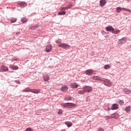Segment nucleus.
Listing matches in <instances>:
<instances>
[{"label": "nucleus", "mask_w": 131, "mask_h": 131, "mask_svg": "<svg viewBox=\"0 0 131 131\" xmlns=\"http://www.w3.org/2000/svg\"><path fill=\"white\" fill-rule=\"evenodd\" d=\"M14 81L16 82V83L20 84V81L19 80H15Z\"/></svg>", "instance_id": "58836bf2"}, {"label": "nucleus", "mask_w": 131, "mask_h": 131, "mask_svg": "<svg viewBox=\"0 0 131 131\" xmlns=\"http://www.w3.org/2000/svg\"><path fill=\"white\" fill-rule=\"evenodd\" d=\"M98 131H104V129L103 128H99Z\"/></svg>", "instance_id": "4c0bfd02"}, {"label": "nucleus", "mask_w": 131, "mask_h": 131, "mask_svg": "<svg viewBox=\"0 0 131 131\" xmlns=\"http://www.w3.org/2000/svg\"><path fill=\"white\" fill-rule=\"evenodd\" d=\"M84 91L85 92H86L87 93H91V92H92V91H93V89L92 88V87H91L90 86H88L86 85L84 87H83Z\"/></svg>", "instance_id": "7ed1b4c3"}, {"label": "nucleus", "mask_w": 131, "mask_h": 131, "mask_svg": "<svg viewBox=\"0 0 131 131\" xmlns=\"http://www.w3.org/2000/svg\"><path fill=\"white\" fill-rule=\"evenodd\" d=\"M126 39H127L126 37L122 38L119 40V43H120V45H123V43H125V42H126Z\"/></svg>", "instance_id": "1a4fd4ad"}, {"label": "nucleus", "mask_w": 131, "mask_h": 131, "mask_svg": "<svg viewBox=\"0 0 131 131\" xmlns=\"http://www.w3.org/2000/svg\"><path fill=\"white\" fill-rule=\"evenodd\" d=\"M31 93H33V94H38L39 93V90H31Z\"/></svg>", "instance_id": "393cba45"}, {"label": "nucleus", "mask_w": 131, "mask_h": 131, "mask_svg": "<svg viewBox=\"0 0 131 131\" xmlns=\"http://www.w3.org/2000/svg\"><path fill=\"white\" fill-rule=\"evenodd\" d=\"M9 70V68L8 67L5 66H2L0 68V72H6Z\"/></svg>", "instance_id": "39448f33"}, {"label": "nucleus", "mask_w": 131, "mask_h": 131, "mask_svg": "<svg viewBox=\"0 0 131 131\" xmlns=\"http://www.w3.org/2000/svg\"><path fill=\"white\" fill-rule=\"evenodd\" d=\"M128 12H131V10H130V9H128Z\"/></svg>", "instance_id": "79ce46f5"}, {"label": "nucleus", "mask_w": 131, "mask_h": 131, "mask_svg": "<svg viewBox=\"0 0 131 131\" xmlns=\"http://www.w3.org/2000/svg\"><path fill=\"white\" fill-rule=\"evenodd\" d=\"M31 89H29V88H26L25 90H23V92H24L25 93H29V92H31Z\"/></svg>", "instance_id": "a878e982"}, {"label": "nucleus", "mask_w": 131, "mask_h": 131, "mask_svg": "<svg viewBox=\"0 0 131 131\" xmlns=\"http://www.w3.org/2000/svg\"><path fill=\"white\" fill-rule=\"evenodd\" d=\"M107 111H110V110H111V108L109 107H107Z\"/></svg>", "instance_id": "ea45409f"}, {"label": "nucleus", "mask_w": 131, "mask_h": 131, "mask_svg": "<svg viewBox=\"0 0 131 131\" xmlns=\"http://www.w3.org/2000/svg\"><path fill=\"white\" fill-rule=\"evenodd\" d=\"M112 118H115V119H118L119 118V114L117 113H115L112 114Z\"/></svg>", "instance_id": "9b49d317"}, {"label": "nucleus", "mask_w": 131, "mask_h": 131, "mask_svg": "<svg viewBox=\"0 0 131 131\" xmlns=\"http://www.w3.org/2000/svg\"><path fill=\"white\" fill-rule=\"evenodd\" d=\"M118 109V104L117 103H114L112 105L111 110H117Z\"/></svg>", "instance_id": "f8f14e48"}, {"label": "nucleus", "mask_w": 131, "mask_h": 131, "mask_svg": "<svg viewBox=\"0 0 131 131\" xmlns=\"http://www.w3.org/2000/svg\"><path fill=\"white\" fill-rule=\"evenodd\" d=\"M26 131H33V130L31 127H28L26 128Z\"/></svg>", "instance_id": "72a5a7b5"}, {"label": "nucleus", "mask_w": 131, "mask_h": 131, "mask_svg": "<svg viewBox=\"0 0 131 131\" xmlns=\"http://www.w3.org/2000/svg\"><path fill=\"white\" fill-rule=\"evenodd\" d=\"M10 68H12V69H13V70H18L19 68L17 66H14V65H11L10 66Z\"/></svg>", "instance_id": "412c9836"}, {"label": "nucleus", "mask_w": 131, "mask_h": 131, "mask_svg": "<svg viewBox=\"0 0 131 131\" xmlns=\"http://www.w3.org/2000/svg\"><path fill=\"white\" fill-rule=\"evenodd\" d=\"M69 89V88H68V86H67V85H64V86H62L60 88V90L61 91V92L66 93V92H67V91H68Z\"/></svg>", "instance_id": "9d476101"}, {"label": "nucleus", "mask_w": 131, "mask_h": 131, "mask_svg": "<svg viewBox=\"0 0 131 131\" xmlns=\"http://www.w3.org/2000/svg\"><path fill=\"white\" fill-rule=\"evenodd\" d=\"M128 9L123 8V11H126L127 12H128Z\"/></svg>", "instance_id": "e433bc0d"}, {"label": "nucleus", "mask_w": 131, "mask_h": 131, "mask_svg": "<svg viewBox=\"0 0 131 131\" xmlns=\"http://www.w3.org/2000/svg\"><path fill=\"white\" fill-rule=\"evenodd\" d=\"M21 21L22 22V23H25L26 22H27V19L23 17L21 19Z\"/></svg>", "instance_id": "7c9ffc66"}, {"label": "nucleus", "mask_w": 131, "mask_h": 131, "mask_svg": "<svg viewBox=\"0 0 131 131\" xmlns=\"http://www.w3.org/2000/svg\"><path fill=\"white\" fill-rule=\"evenodd\" d=\"M93 78V79H94V80H99V81H103V78H101V77L99 76H94Z\"/></svg>", "instance_id": "4468645a"}, {"label": "nucleus", "mask_w": 131, "mask_h": 131, "mask_svg": "<svg viewBox=\"0 0 131 131\" xmlns=\"http://www.w3.org/2000/svg\"><path fill=\"white\" fill-rule=\"evenodd\" d=\"M72 100V97L70 96H68L64 98V101H71Z\"/></svg>", "instance_id": "cd10ccee"}, {"label": "nucleus", "mask_w": 131, "mask_h": 131, "mask_svg": "<svg viewBox=\"0 0 131 131\" xmlns=\"http://www.w3.org/2000/svg\"><path fill=\"white\" fill-rule=\"evenodd\" d=\"M55 42H56V43H60L61 42V39H59L58 40H56L55 41Z\"/></svg>", "instance_id": "f704fd0d"}, {"label": "nucleus", "mask_w": 131, "mask_h": 131, "mask_svg": "<svg viewBox=\"0 0 131 131\" xmlns=\"http://www.w3.org/2000/svg\"><path fill=\"white\" fill-rule=\"evenodd\" d=\"M125 111L126 112H130V106H128L125 107Z\"/></svg>", "instance_id": "bb28decb"}, {"label": "nucleus", "mask_w": 131, "mask_h": 131, "mask_svg": "<svg viewBox=\"0 0 131 131\" xmlns=\"http://www.w3.org/2000/svg\"><path fill=\"white\" fill-rule=\"evenodd\" d=\"M122 10H123V8L117 7L116 8L117 13H120V12H121V11H122Z\"/></svg>", "instance_id": "b1692460"}, {"label": "nucleus", "mask_w": 131, "mask_h": 131, "mask_svg": "<svg viewBox=\"0 0 131 131\" xmlns=\"http://www.w3.org/2000/svg\"><path fill=\"white\" fill-rule=\"evenodd\" d=\"M72 89H77L78 88V84L76 82H73L71 84Z\"/></svg>", "instance_id": "2eb2a0df"}, {"label": "nucleus", "mask_w": 131, "mask_h": 131, "mask_svg": "<svg viewBox=\"0 0 131 131\" xmlns=\"http://www.w3.org/2000/svg\"><path fill=\"white\" fill-rule=\"evenodd\" d=\"M52 49H53L52 45H49L46 47V51L47 53H50L52 51Z\"/></svg>", "instance_id": "ddd939ff"}, {"label": "nucleus", "mask_w": 131, "mask_h": 131, "mask_svg": "<svg viewBox=\"0 0 131 131\" xmlns=\"http://www.w3.org/2000/svg\"><path fill=\"white\" fill-rule=\"evenodd\" d=\"M99 3L100 7H104L106 4V0H100Z\"/></svg>", "instance_id": "dca6fc26"}, {"label": "nucleus", "mask_w": 131, "mask_h": 131, "mask_svg": "<svg viewBox=\"0 0 131 131\" xmlns=\"http://www.w3.org/2000/svg\"><path fill=\"white\" fill-rule=\"evenodd\" d=\"M61 106L64 108H73V107H75L76 105L74 103L68 102L66 103H62Z\"/></svg>", "instance_id": "f257e3e1"}, {"label": "nucleus", "mask_w": 131, "mask_h": 131, "mask_svg": "<svg viewBox=\"0 0 131 131\" xmlns=\"http://www.w3.org/2000/svg\"><path fill=\"white\" fill-rule=\"evenodd\" d=\"M72 1H74V0H72Z\"/></svg>", "instance_id": "a18cd8bd"}, {"label": "nucleus", "mask_w": 131, "mask_h": 131, "mask_svg": "<svg viewBox=\"0 0 131 131\" xmlns=\"http://www.w3.org/2000/svg\"><path fill=\"white\" fill-rule=\"evenodd\" d=\"M105 30H106V31H109L110 32H112V33H113L114 30V28H113V27L110 25L105 27Z\"/></svg>", "instance_id": "20e7f679"}, {"label": "nucleus", "mask_w": 131, "mask_h": 131, "mask_svg": "<svg viewBox=\"0 0 131 131\" xmlns=\"http://www.w3.org/2000/svg\"><path fill=\"white\" fill-rule=\"evenodd\" d=\"M60 48H63V49H68L70 46L66 43H62L58 45Z\"/></svg>", "instance_id": "0eeeda50"}, {"label": "nucleus", "mask_w": 131, "mask_h": 131, "mask_svg": "<svg viewBox=\"0 0 131 131\" xmlns=\"http://www.w3.org/2000/svg\"><path fill=\"white\" fill-rule=\"evenodd\" d=\"M110 68V66L109 64H106L104 66V69H109Z\"/></svg>", "instance_id": "2f4dec72"}, {"label": "nucleus", "mask_w": 131, "mask_h": 131, "mask_svg": "<svg viewBox=\"0 0 131 131\" xmlns=\"http://www.w3.org/2000/svg\"><path fill=\"white\" fill-rule=\"evenodd\" d=\"M58 14L60 15H66V12H65V11H59Z\"/></svg>", "instance_id": "c756f323"}, {"label": "nucleus", "mask_w": 131, "mask_h": 131, "mask_svg": "<svg viewBox=\"0 0 131 131\" xmlns=\"http://www.w3.org/2000/svg\"><path fill=\"white\" fill-rule=\"evenodd\" d=\"M17 21V18H15L14 17L10 19V22L11 23H15Z\"/></svg>", "instance_id": "c85d7f7f"}, {"label": "nucleus", "mask_w": 131, "mask_h": 131, "mask_svg": "<svg viewBox=\"0 0 131 131\" xmlns=\"http://www.w3.org/2000/svg\"><path fill=\"white\" fill-rule=\"evenodd\" d=\"M62 113H60V112H58V114H61Z\"/></svg>", "instance_id": "37998d69"}, {"label": "nucleus", "mask_w": 131, "mask_h": 131, "mask_svg": "<svg viewBox=\"0 0 131 131\" xmlns=\"http://www.w3.org/2000/svg\"><path fill=\"white\" fill-rule=\"evenodd\" d=\"M103 82V84L104 85H106V86H112V82H111V81H110L108 79H103V81H101Z\"/></svg>", "instance_id": "f03ea898"}, {"label": "nucleus", "mask_w": 131, "mask_h": 131, "mask_svg": "<svg viewBox=\"0 0 131 131\" xmlns=\"http://www.w3.org/2000/svg\"><path fill=\"white\" fill-rule=\"evenodd\" d=\"M64 124L67 125L68 127H70V126H72V123H71V122H65Z\"/></svg>", "instance_id": "5701e85b"}, {"label": "nucleus", "mask_w": 131, "mask_h": 131, "mask_svg": "<svg viewBox=\"0 0 131 131\" xmlns=\"http://www.w3.org/2000/svg\"><path fill=\"white\" fill-rule=\"evenodd\" d=\"M118 103H119L120 105H123L124 104V101H123V100H120Z\"/></svg>", "instance_id": "473e14b6"}, {"label": "nucleus", "mask_w": 131, "mask_h": 131, "mask_svg": "<svg viewBox=\"0 0 131 131\" xmlns=\"http://www.w3.org/2000/svg\"><path fill=\"white\" fill-rule=\"evenodd\" d=\"M67 7H66V8L62 7V10H65L67 9Z\"/></svg>", "instance_id": "a19ab883"}, {"label": "nucleus", "mask_w": 131, "mask_h": 131, "mask_svg": "<svg viewBox=\"0 0 131 131\" xmlns=\"http://www.w3.org/2000/svg\"><path fill=\"white\" fill-rule=\"evenodd\" d=\"M85 73L86 75H92L94 74V70L92 69L87 70L85 71Z\"/></svg>", "instance_id": "6e6552de"}, {"label": "nucleus", "mask_w": 131, "mask_h": 131, "mask_svg": "<svg viewBox=\"0 0 131 131\" xmlns=\"http://www.w3.org/2000/svg\"><path fill=\"white\" fill-rule=\"evenodd\" d=\"M39 27V25H35V26H32L30 27L31 30H34V29H36V28H38Z\"/></svg>", "instance_id": "aec40b11"}, {"label": "nucleus", "mask_w": 131, "mask_h": 131, "mask_svg": "<svg viewBox=\"0 0 131 131\" xmlns=\"http://www.w3.org/2000/svg\"><path fill=\"white\" fill-rule=\"evenodd\" d=\"M112 33H114L115 34H119V33H120V30L118 29L115 30V29H114V31Z\"/></svg>", "instance_id": "4be33fe9"}, {"label": "nucleus", "mask_w": 131, "mask_h": 131, "mask_svg": "<svg viewBox=\"0 0 131 131\" xmlns=\"http://www.w3.org/2000/svg\"><path fill=\"white\" fill-rule=\"evenodd\" d=\"M18 6L20 8H25V7L27 6V3L25 2H21L18 3Z\"/></svg>", "instance_id": "423d86ee"}, {"label": "nucleus", "mask_w": 131, "mask_h": 131, "mask_svg": "<svg viewBox=\"0 0 131 131\" xmlns=\"http://www.w3.org/2000/svg\"><path fill=\"white\" fill-rule=\"evenodd\" d=\"M43 79L44 81H48L50 79V77L48 75H46L43 76Z\"/></svg>", "instance_id": "a211bd4d"}, {"label": "nucleus", "mask_w": 131, "mask_h": 131, "mask_svg": "<svg viewBox=\"0 0 131 131\" xmlns=\"http://www.w3.org/2000/svg\"><path fill=\"white\" fill-rule=\"evenodd\" d=\"M104 37H105V38H107V36H105Z\"/></svg>", "instance_id": "c03bdc74"}, {"label": "nucleus", "mask_w": 131, "mask_h": 131, "mask_svg": "<svg viewBox=\"0 0 131 131\" xmlns=\"http://www.w3.org/2000/svg\"><path fill=\"white\" fill-rule=\"evenodd\" d=\"M78 94H79L80 95H84V94H85V91H84L83 87L82 88V90L78 91Z\"/></svg>", "instance_id": "6ab92c4d"}, {"label": "nucleus", "mask_w": 131, "mask_h": 131, "mask_svg": "<svg viewBox=\"0 0 131 131\" xmlns=\"http://www.w3.org/2000/svg\"><path fill=\"white\" fill-rule=\"evenodd\" d=\"M101 33L102 34H103V35H105V34H106V32L104 31H101Z\"/></svg>", "instance_id": "c9c22d12"}, {"label": "nucleus", "mask_w": 131, "mask_h": 131, "mask_svg": "<svg viewBox=\"0 0 131 131\" xmlns=\"http://www.w3.org/2000/svg\"><path fill=\"white\" fill-rule=\"evenodd\" d=\"M123 93H125V94H130V90H129L127 88H124L123 89Z\"/></svg>", "instance_id": "f3484780"}]
</instances>
